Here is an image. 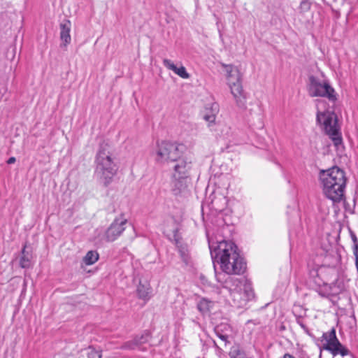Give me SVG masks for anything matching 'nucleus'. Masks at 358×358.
<instances>
[{
  "label": "nucleus",
  "instance_id": "f257e3e1",
  "mask_svg": "<svg viewBox=\"0 0 358 358\" xmlns=\"http://www.w3.org/2000/svg\"><path fill=\"white\" fill-rule=\"evenodd\" d=\"M213 261L220 264V268L227 276L231 274L241 275L246 270V262L241 257L237 245L231 241H221L213 248L209 244Z\"/></svg>",
  "mask_w": 358,
  "mask_h": 358
},
{
  "label": "nucleus",
  "instance_id": "f03ea898",
  "mask_svg": "<svg viewBox=\"0 0 358 358\" xmlns=\"http://www.w3.org/2000/svg\"><path fill=\"white\" fill-rule=\"evenodd\" d=\"M223 287L229 291L232 306L238 308H243L255 296L250 282L243 278L227 276Z\"/></svg>",
  "mask_w": 358,
  "mask_h": 358
},
{
  "label": "nucleus",
  "instance_id": "7ed1b4c3",
  "mask_svg": "<svg viewBox=\"0 0 358 358\" xmlns=\"http://www.w3.org/2000/svg\"><path fill=\"white\" fill-rule=\"evenodd\" d=\"M95 163V173L104 186L107 187L112 182L117 171L116 164L112 158L108 143L103 141L99 144Z\"/></svg>",
  "mask_w": 358,
  "mask_h": 358
},
{
  "label": "nucleus",
  "instance_id": "20e7f679",
  "mask_svg": "<svg viewBox=\"0 0 358 358\" xmlns=\"http://www.w3.org/2000/svg\"><path fill=\"white\" fill-rule=\"evenodd\" d=\"M227 72L228 85L231 89L236 105L240 108H245L246 98L241 84V76L239 71L232 65L223 64Z\"/></svg>",
  "mask_w": 358,
  "mask_h": 358
},
{
  "label": "nucleus",
  "instance_id": "39448f33",
  "mask_svg": "<svg viewBox=\"0 0 358 358\" xmlns=\"http://www.w3.org/2000/svg\"><path fill=\"white\" fill-rule=\"evenodd\" d=\"M185 146L177 142L163 141L157 143L156 161L164 164L174 162L182 156Z\"/></svg>",
  "mask_w": 358,
  "mask_h": 358
},
{
  "label": "nucleus",
  "instance_id": "423d86ee",
  "mask_svg": "<svg viewBox=\"0 0 358 358\" xmlns=\"http://www.w3.org/2000/svg\"><path fill=\"white\" fill-rule=\"evenodd\" d=\"M308 80V92L311 97H325L331 101L337 99L334 89L327 80H322L314 76H309Z\"/></svg>",
  "mask_w": 358,
  "mask_h": 358
},
{
  "label": "nucleus",
  "instance_id": "0eeeda50",
  "mask_svg": "<svg viewBox=\"0 0 358 358\" xmlns=\"http://www.w3.org/2000/svg\"><path fill=\"white\" fill-rule=\"evenodd\" d=\"M320 181H329L338 188H345L346 186L347 178L343 170L338 166H333L327 170H321L320 172Z\"/></svg>",
  "mask_w": 358,
  "mask_h": 358
},
{
  "label": "nucleus",
  "instance_id": "6e6552de",
  "mask_svg": "<svg viewBox=\"0 0 358 358\" xmlns=\"http://www.w3.org/2000/svg\"><path fill=\"white\" fill-rule=\"evenodd\" d=\"M127 220L124 217V214L120 217H116L107 229L105 233L106 240L112 242L116 240L124 231Z\"/></svg>",
  "mask_w": 358,
  "mask_h": 358
},
{
  "label": "nucleus",
  "instance_id": "1a4fd4ad",
  "mask_svg": "<svg viewBox=\"0 0 358 358\" xmlns=\"http://www.w3.org/2000/svg\"><path fill=\"white\" fill-rule=\"evenodd\" d=\"M172 178L189 179L192 169V162L182 157L175 161Z\"/></svg>",
  "mask_w": 358,
  "mask_h": 358
},
{
  "label": "nucleus",
  "instance_id": "9d476101",
  "mask_svg": "<svg viewBox=\"0 0 358 358\" xmlns=\"http://www.w3.org/2000/svg\"><path fill=\"white\" fill-rule=\"evenodd\" d=\"M321 185L324 196L334 203H338L343 199L345 188H338L337 185L327 180L321 181Z\"/></svg>",
  "mask_w": 358,
  "mask_h": 358
},
{
  "label": "nucleus",
  "instance_id": "9b49d317",
  "mask_svg": "<svg viewBox=\"0 0 358 358\" xmlns=\"http://www.w3.org/2000/svg\"><path fill=\"white\" fill-rule=\"evenodd\" d=\"M173 233V241L175 243L182 261L185 265L189 264L191 257L187 245L182 241V238L178 234V229H175Z\"/></svg>",
  "mask_w": 358,
  "mask_h": 358
},
{
  "label": "nucleus",
  "instance_id": "f8f14e48",
  "mask_svg": "<svg viewBox=\"0 0 358 358\" xmlns=\"http://www.w3.org/2000/svg\"><path fill=\"white\" fill-rule=\"evenodd\" d=\"M203 119L208 122L209 127H213L215 126V128H211V130H214L215 131H216L217 135L223 138H227L228 136L230 128L226 124H215V114H206L203 116Z\"/></svg>",
  "mask_w": 358,
  "mask_h": 358
},
{
  "label": "nucleus",
  "instance_id": "ddd939ff",
  "mask_svg": "<svg viewBox=\"0 0 358 358\" xmlns=\"http://www.w3.org/2000/svg\"><path fill=\"white\" fill-rule=\"evenodd\" d=\"M317 122L322 124L327 134L335 131L338 129L333 124L332 115L328 112H318L317 113Z\"/></svg>",
  "mask_w": 358,
  "mask_h": 358
},
{
  "label": "nucleus",
  "instance_id": "4468645a",
  "mask_svg": "<svg viewBox=\"0 0 358 358\" xmlns=\"http://www.w3.org/2000/svg\"><path fill=\"white\" fill-rule=\"evenodd\" d=\"M324 350L329 352L333 357L341 355V357L350 356L351 358H355L353 353H352L350 350L343 345L339 341L331 346H327Z\"/></svg>",
  "mask_w": 358,
  "mask_h": 358
},
{
  "label": "nucleus",
  "instance_id": "2eb2a0df",
  "mask_svg": "<svg viewBox=\"0 0 358 358\" xmlns=\"http://www.w3.org/2000/svg\"><path fill=\"white\" fill-rule=\"evenodd\" d=\"M214 331L216 336L224 343V346H226L229 341V334L231 331V328L227 324L222 323L217 325L214 328Z\"/></svg>",
  "mask_w": 358,
  "mask_h": 358
},
{
  "label": "nucleus",
  "instance_id": "dca6fc26",
  "mask_svg": "<svg viewBox=\"0 0 358 358\" xmlns=\"http://www.w3.org/2000/svg\"><path fill=\"white\" fill-rule=\"evenodd\" d=\"M163 64L166 68L173 71L176 74L182 78L187 79L190 76L189 74L187 72L185 66H181L180 67H177L174 63L169 59H164Z\"/></svg>",
  "mask_w": 358,
  "mask_h": 358
},
{
  "label": "nucleus",
  "instance_id": "f3484780",
  "mask_svg": "<svg viewBox=\"0 0 358 358\" xmlns=\"http://www.w3.org/2000/svg\"><path fill=\"white\" fill-rule=\"evenodd\" d=\"M71 22L69 20H64L59 25L60 27V38L63 41V45L66 46L71 43V38L70 35Z\"/></svg>",
  "mask_w": 358,
  "mask_h": 358
},
{
  "label": "nucleus",
  "instance_id": "a211bd4d",
  "mask_svg": "<svg viewBox=\"0 0 358 358\" xmlns=\"http://www.w3.org/2000/svg\"><path fill=\"white\" fill-rule=\"evenodd\" d=\"M322 338L326 341V343L320 348V355L319 358H322V350L326 349L327 346H331V345L339 341L336 336V329L334 327H333L329 331L323 333Z\"/></svg>",
  "mask_w": 358,
  "mask_h": 358
},
{
  "label": "nucleus",
  "instance_id": "6ab92c4d",
  "mask_svg": "<svg viewBox=\"0 0 358 358\" xmlns=\"http://www.w3.org/2000/svg\"><path fill=\"white\" fill-rule=\"evenodd\" d=\"M187 180L188 179H182V178H172L171 182V192L172 193L177 196L184 192L187 187Z\"/></svg>",
  "mask_w": 358,
  "mask_h": 358
},
{
  "label": "nucleus",
  "instance_id": "aec40b11",
  "mask_svg": "<svg viewBox=\"0 0 358 358\" xmlns=\"http://www.w3.org/2000/svg\"><path fill=\"white\" fill-rule=\"evenodd\" d=\"M214 306V302L206 298H202L197 303V308L199 311L206 315L208 313Z\"/></svg>",
  "mask_w": 358,
  "mask_h": 358
},
{
  "label": "nucleus",
  "instance_id": "412c9836",
  "mask_svg": "<svg viewBox=\"0 0 358 358\" xmlns=\"http://www.w3.org/2000/svg\"><path fill=\"white\" fill-rule=\"evenodd\" d=\"M11 20L7 12L0 13V33H6L11 28Z\"/></svg>",
  "mask_w": 358,
  "mask_h": 358
},
{
  "label": "nucleus",
  "instance_id": "4be33fe9",
  "mask_svg": "<svg viewBox=\"0 0 358 358\" xmlns=\"http://www.w3.org/2000/svg\"><path fill=\"white\" fill-rule=\"evenodd\" d=\"M31 255L26 251V245H24L22 250L20 266L23 268H29L31 266Z\"/></svg>",
  "mask_w": 358,
  "mask_h": 358
},
{
  "label": "nucleus",
  "instance_id": "5701e85b",
  "mask_svg": "<svg viewBox=\"0 0 358 358\" xmlns=\"http://www.w3.org/2000/svg\"><path fill=\"white\" fill-rule=\"evenodd\" d=\"M324 281L320 278L317 271H312L310 272V283H313L312 286L314 289L317 290L319 287L324 284Z\"/></svg>",
  "mask_w": 358,
  "mask_h": 358
},
{
  "label": "nucleus",
  "instance_id": "b1692460",
  "mask_svg": "<svg viewBox=\"0 0 358 358\" xmlns=\"http://www.w3.org/2000/svg\"><path fill=\"white\" fill-rule=\"evenodd\" d=\"M99 255L96 250H90L83 257V261L86 265H92L99 259Z\"/></svg>",
  "mask_w": 358,
  "mask_h": 358
},
{
  "label": "nucleus",
  "instance_id": "393cba45",
  "mask_svg": "<svg viewBox=\"0 0 358 358\" xmlns=\"http://www.w3.org/2000/svg\"><path fill=\"white\" fill-rule=\"evenodd\" d=\"M212 208L217 211H222L227 205V199L224 196L215 197L211 201Z\"/></svg>",
  "mask_w": 358,
  "mask_h": 358
},
{
  "label": "nucleus",
  "instance_id": "a878e982",
  "mask_svg": "<svg viewBox=\"0 0 358 358\" xmlns=\"http://www.w3.org/2000/svg\"><path fill=\"white\" fill-rule=\"evenodd\" d=\"M320 296L324 298H329L331 294H334L335 292H331V284H327L324 282L321 287H319L316 290Z\"/></svg>",
  "mask_w": 358,
  "mask_h": 358
},
{
  "label": "nucleus",
  "instance_id": "bb28decb",
  "mask_svg": "<svg viewBox=\"0 0 358 358\" xmlns=\"http://www.w3.org/2000/svg\"><path fill=\"white\" fill-rule=\"evenodd\" d=\"M150 287L148 285H143L141 282L137 287V294L139 298L148 299L149 298Z\"/></svg>",
  "mask_w": 358,
  "mask_h": 358
},
{
  "label": "nucleus",
  "instance_id": "cd10ccee",
  "mask_svg": "<svg viewBox=\"0 0 358 358\" xmlns=\"http://www.w3.org/2000/svg\"><path fill=\"white\" fill-rule=\"evenodd\" d=\"M150 338V333L148 331H145L141 336H136L134 339L137 347L139 348L141 345L148 343Z\"/></svg>",
  "mask_w": 358,
  "mask_h": 358
},
{
  "label": "nucleus",
  "instance_id": "c85d7f7f",
  "mask_svg": "<svg viewBox=\"0 0 358 358\" xmlns=\"http://www.w3.org/2000/svg\"><path fill=\"white\" fill-rule=\"evenodd\" d=\"M327 134L331 138L335 146L338 147L340 145H341L343 140L338 129Z\"/></svg>",
  "mask_w": 358,
  "mask_h": 358
},
{
  "label": "nucleus",
  "instance_id": "c756f323",
  "mask_svg": "<svg viewBox=\"0 0 358 358\" xmlns=\"http://www.w3.org/2000/svg\"><path fill=\"white\" fill-rule=\"evenodd\" d=\"M229 356L231 358H245L243 352L238 347L232 348Z\"/></svg>",
  "mask_w": 358,
  "mask_h": 358
},
{
  "label": "nucleus",
  "instance_id": "7c9ffc66",
  "mask_svg": "<svg viewBox=\"0 0 358 358\" xmlns=\"http://www.w3.org/2000/svg\"><path fill=\"white\" fill-rule=\"evenodd\" d=\"M136 348H138L136 345V343L134 341V339H133L132 341H129L124 343L121 346L118 347L117 348L121 349V350H134Z\"/></svg>",
  "mask_w": 358,
  "mask_h": 358
},
{
  "label": "nucleus",
  "instance_id": "2f4dec72",
  "mask_svg": "<svg viewBox=\"0 0 358 358\" xmlns=\"http://www.w3.org/2000/svg\"><path fill=\"white\" fill-rule=\"evenodd\" d=\"M87 358H101V352L95 350L92 347H89L87 349Z\"/></svg>",
  "mask_w": 358,
  "mask_h": 358
},
{
  "label": "nucleus",
  "instance_id": "473e14b6",
  "mask_svg": "<svg viewBox=\"0 0 358 358\" xmlns=\"http://www.w3.org/2000/svg\"><path fill=\"white\" fill-rule=\"evenodd\" d=\"M311 3L308 0H301L299 5V10L301 12H306L310 10Z\"/></svg>",
  "mask_w": 358,
  "mask_h": 358
},
{
  "label": "nucleus",
  "instance_id": "72a5a7b5",
  "mask_svg": "<svg viewBox=\"0 0 358 358\" xmlns=\"http://www.w3.org/2000/svg\"><path fill=\"white\" fill-rule=\"evenodd\" d=\"M296 322L298 324L300 325V327L304 330V331L310 335V331H309V329L308 328V327L303 323V318L300 315H296Z\"/></svg>",
  "mask_w": 358,
  "mask_h": 358
},
{
  "label": "nucleus",
  "instance_id": "f704fd0d",
  "mask_svg": "<svg viewBox=\"0 0 358 358\" xmlns=\"http://www.w3.org/2000/svg\"><path fill=\"white\" fill-rule=\"evenodd\" d=\"M342 291V287L340 284L337 282L331 283V292H335L334 294H331V296H336L340 294Z\"/></svg>",
  "mask_w": 358,
  "mask_h": 358
},
{
  "label": "nucleus",
  "instance_id": "c9c22d12",
  "mask_svg": "<svg viewBox=\"0 0 358 358\" xmlns=\"http://www.w3.org/2000/svg\"><path fill=\"white\" fill-rule=\"evenodd\" d=\"M350 234L351 239L353 242L352 249L353 250L356 249V247H357V248H358V238H357L356 234L352 231H350Z\"/></svg>",
  "mask_w": 358,
  "mask_h": 358
},
{
  "label": "nucleus",
  "instance_id": "e433bc0d",
  "mask_svg": "<svg viewBox=\"0 0 358 358\" xmlns=\"http://www.w3.org/2000/svg\"><path fill=\"white\" fill-rule=\"evenodd\" d=\"M15 161H16L15 157H10V158L8 159V161H7V164H11L15 163Z\"/></svg>",
  "mask_w": 358,
  "mask_h": 358
},
{
  "label": "nucleus",
  "instance_id": "4c0bfd02",
  "mask_svg": "<svg viewBox=\"0 0 358 358\" xmlns=\"http://www.w3.org/2000/svg\"><path fill=\"white\" fill-rule=\"evenodd\" d=\"M213 346H214V347H215V348H216L219 352L222 351V348H221L220 346H219L215 341H213Z\"/></svg>",
  "mask_w": 358,
  "mask_h": 358
},
{
  "label": "nucleus",
  "instance_id": "58836bf2",
  "mask_svg": "<svg viewBox=\"0 0 358 358\" xmlns=\"http://www.w3.org/2000/svg\"><path fill=\"white\" fill-rule=\"evenodd\" d=\"M283 358H295V357L289 353H285L283 356Z\"/></svg>",
  "mask_w": 358,
  "mask_h": 358
},
{
  "label": "nucleus",
  "instance_id": "ea45409f",
  "mask_svg": "<svg viewBox=\"0 0 358 358\" xmlns=\"http://www.w3.org/2000/svg\"><path fill=\"white\" fill-rule=\"evenodd\" d=\"M214 107H215V109H217V105H215V104H213V105L212 106V108H213V110H214Z\"/></svg>",
  "mask_w": 358,
  "mask_h": 358
}]
</instances>
